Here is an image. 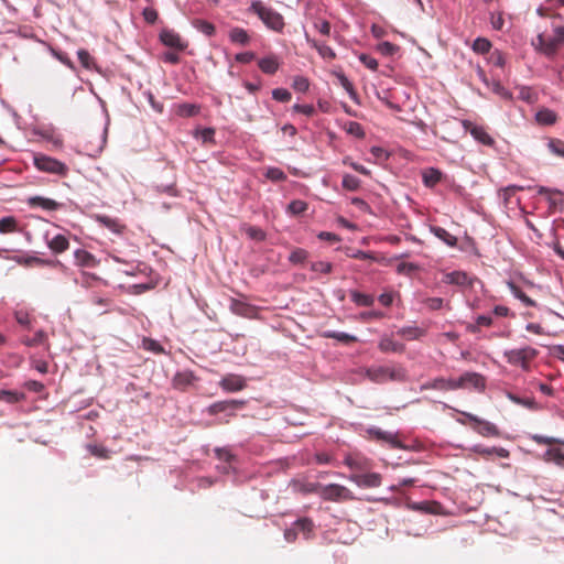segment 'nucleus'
<instances>
[{"instance_id":"obj_1","label":"nucleus","mask_w":564,"mask_h":564,"mask_svg":"<svg viewBox=\"0 0 564 564\" xmlns=\"http://www.w3.org/2000/svg\"><path fill=\"white\" fill-rule=\"evenodd\" d=\"M564 44V25H553V35L545 32L538 34L532 41L534 48L546 57H553Z\"/></svg>"},{"instance_id":"obj_2","label":"nucleus","mask_w":564,"mask_h":564,"mask_svg":"<svg viewBox=\"0 0 564 564\" xmlns=\"http://www.w3.org/2000/svg\"><path fill=\"white\" fill-rule=\"evenodd\" d=\"M249 11L258 15L268 29L279 33L283 31L285 22L282 14L272 8L267 7L262 1H253Z\"/></svg>"},{"instance_id":"obj_3","label":"nucleus","mask_w":564,"mask_h":564,"mask_svg":"<svg viewBox=\"0 0 564 564\" xmlns=\"http://www.w3.org/2000/svg\"><path fill=\"white\" fill-rule=\"evenodd\" d=\"M366 376L376 383H383L388 380L404 381L406 379V371L402 367L377 366L368 368Z\"/></svg>"},{"instance_id":"obj_4","label":"nucleus","mask_w":564,"mask_h":564,"mask_svg":"<svg viewBox=\"0 0 564 564\" xmlns=\"http://www.w3.org/2000/svg\"><path fill=\"white\" fill-rule=\"evenodd\" d=\"M538 350L533 347L527 346L522 348H516L505 351V358L508 364L512 366H519L523 370L530 369V364L538 356Z\"/></svg>"},{"instance_id":"obj_5","label":"nucleus","mask_w":564,"mask_h":564,"mask_svg":"<svg viewBox=\"0 0 564 564\" xmlns=\"http://www.w3.org/2000/svg\"><path fill=\"white\" fill-rule=\"evenodd\" d=\"M319 496L326 501L341 502L351 501L356 497L352 491L339 484H329L321 487Z\"/></svg>"},{"instance_id":"obj_6","label":"nucleus","mask_w":564,"mask_h":564,"mask_svg":"<svg viewBox=\"0 0 564 564\" xmlns=\"http://www.w3.org/2000/svg\"><path fill=\"white\" fill-rule=\"evenodd\" d=\"M33 161L35 167L42 172L56 174L59 176H66L68 173L67 165L54 158L44 154H36L34 155Z\"/></svg>"},{"instance_id":"obj_7","label":"nucleus","mask_w":564,"mask_h":564,"mask_svg":"<svg viewBox=\"0 0 564 564\" xmlns=\"http://www.w3.org/2000/svg\"><path fill=\"white\" fill-rule=\"evenodd\" d=\"M466 419L471 423L473 430L485 437H497L500 435V432L498 427L489 422L479 419L478 416L470 414V413H464Z\"/></svg>"},{"instance_id":"obj_8","label":"nucleus","mask_w":564,"mask_h":564,"mask_svg":"<svg viewBox=\"0 0 564 564\" xmlns=\"http://www.w3.org/2000/svg\"><path fill=\"white\" fill-rule=\"evenodd\" d=\"M458 389L474 388L478 392L486 389V378L478 372H465L458 379Z\"/></svg>"},{"instance_id":"obj_9","label":"nucleus","mask_w":564,"mask_h":564,"mask_svg":"<svg viewBox=\"0 0 564 564\" xmlns=\"http://www.w3.org/2000/svg\"><path fill=\"white\" fill-rule=\"evenodd\" d=\"M349 480L362 488H377L381 485L382 477L378 473H354L349 476Z\"/></svg>"},{"instance_id":"obj_10","label":"nucleus","mask_w":564,"mask_h":564,"mask_svg":"<svg viewBox=\"0 0 564 564\" xmlns=\"http://www.w3.org/2000/svg\"><path fill=\"white\" fill-rule=\"evenodd\" d=\"M367 433L370 436V438L384 442L389 444L391 448L404 447L402 443L398 440L397 435L391 432L382 431L381 429L378 427H371L367 430Z\"/></svg>"},{"instance_id":"obj_11","label":"nucleus","mask_w":564,"mask_h":564,"mask_svg":"<svg viewBox=\"0 0 564 564\" xmlns=\"http://www.w3.org/2000/svg\"><path fill=\"white\" fill-rule=\"evenodd\" d=\"M219 386L228 392L241 391L247 387L246 379L240 375L229 373L221 378Z\"/></svg>"},{"instance_id":"obj_12","label":"nucleus","mask_w":564,"mask_h":564,"mask_svg":"<svg viewBox=\"0 0 564 564\" xmlns=\"http://www.w3.org/2000/svg\"><path fill=\"white\" fill-rule=\"evenodd\" d=\"M464 127L478 142L488 147L494 145L495 140L489 135L485 127L474 124L470 121H464Z\"/></svg>"},{"instance_id":"obj_13","label":"nucleus","mask_w":564,"mask_h":564,"mask_svg":"<svg viewBox=\"0 0 564 564\" xmlns=\"http://www.w3.org/2000/svg\"><path fill=\"white\" fill-rule=\"evenodd\" d=\"M344 464L357 474L370 469V460L359 454H349L345 457Z\"/></svg>"},{"instance_id":"obj_14","label":"nucleus","mask_w":564,"mask_h":564,"mask_svg":"<svg viewBox=\"0 0 564 564\" xmlns=\"http://www.w3.org/2000/svg\"><path fill=\"white\" fill-rule=\"evenodd\" d=\"M160 40L165 46L177 51H184L187 47V43L173 30H163L160 34Z\"/></svg>"},{"instance_id":"obj_15","label":"nucleus","mask_w":564,"mask_h":564,"mask_svg":"<svg viewBox=\"0 0 564 564\" xmlns=\"http://www.w3.org/2000/svg\"><path fill=\"white\" fill-rule=\"evenodd\" d=\"M246 402L242 400H226V401H218L213 404H210L207 409V412L210 415H216L220 412H226L228 410H237L242 406H245Z\"/></svg>"},{"instance_id":"obj_16","label":"nucleus","mask_w":564,"mask_h":564,"mask_svg":"<svg viewBox=\"0 0 564 564\" xmlns=\"http://www.w3.org/2000/svg\"><path fill=\"white\" fill-rule=\"evenodd\" d=\"M26 203L31 208L40 207L50 212L57 210L63 206L61 203L43 196H31L28 198Z\"/></svg>"},{"instance_id":"obj_17","label":"nucleus","mask_w":564,"mask_h":564,"mask_svg":"<svg viewBox=\"0 0 564 564\" xmlns=\"http://www.w3.org/2000/svg\"><path fill=\"white\" fill-rule=\"evenodd\" d=\"M196 377L193 371L185 370L177 372L172 380L173 387L178 390H186L189 386L194 383Z\"/></svg>"},{"instance_id":"obj_18","label":"nucleus","mask_w":564,"mask_h":564,"mask_svg":"<svg viewBox=\"0 0 564 564\" xmlns=\"http://www.w3.org/2000/svg\"><path fill=\"white\" fill-rule=\"evenodd\" d=\"M46 243L50 250L53 253H63L69 248V241L64 235H56L48 238V235H45Z\"/></svg>"},{"instance_id":"obj_19","label":"nucleus","mask_w":564,"mask_h":564,"mask_svg":"<svg viewBox=\"0 0 564 564\" xmlns=\"http://www.w3.org/2000/svg\"><path fill=\"white\" fill-rule=\"evenodd\" d=\"M538 194L545 196L551 207L556 208L558 206H564L563 194L557 189H551L544 186H539Z\"/></svg>"},{"instance_id":"obj_20","label":"nucleus","mask_w":564,"mask_h":564,"mask_svg":"<svg viewBox=\"0 0 564 564\" xmlns=\"http://www.w3.org/2000/svg\"><path fill=\"white\" fill-rule=\"evenodd\" d=\"M229 308L230 311L236 314V315H240V316H243V317H251L253 316L254 314V306L248 304V303H245L242 301H239L237 299H231L230 300V305H229Z\"/></svg>"},{"instance_id":"obj_21","label":"nucleus","mask_w":564,"mask_h":564,"mask_svg":"<svg viewBox=\"0 0 564 564\" xmlns=\"http://www.w3.org/2000/svg\"><path fill=\"white\" fill-rule=\"evenodd\" d=\"M74 257L76 264L83 268H95L98 264L95 256L84 249L76 250Z\"/></svg>"},{"instance_id":"obj_22","label":"nucleus","mask_w":564,"mask_h":564,"mask_svg":"<svg viewBox=\"0 0 564 564\" xmlns=\"http://www.w3.org/2000/svg\"><path fill=\"white\" fill-rule=\"evenodd\" d=\"M442 177H443V173L438 169H435V167H429L422 172L423 184L430 188H432L436 184H438L441 182Z\"/></svg>"},{"instance_id":"obj_23","label":"nucleus","mask_w":564,"mask_h":564,"mask_svg":"<svg viewBox=\"0 0 564 564\" xmlns=\"http://www.w3.org/2000/svg\"><path fill=\"white\" fill-rule=\"evenodd\" d=\"M471 451L479 454L482 457H489L494 454L501 458L509 457V451L503 447H490L489 448V447H484L482 445H475L471 448Z\"/></svg>"},{"instance_id":"obj_24","label":"nucleus","mask_w":564,"mask_h":564,"mask_svg":"<svg viewBox=\"0 0 564 564\" xmlns=\"http://www.w3.org/2000/svg\"><path fill=\"white\" fill-rule=\"evenodd\" d=\"M459 383H457V379H444V378H435L433 381L427 383L425 388H431L435 390H457Z\"/></svg>"},{"instance_id":"obj_25","label":"nucleus","mask_w":564,"mask_h":564,"mask_svg":"<svg viewBox=\"0 0 564 564\" xmlns=\"http://www.w3.org/2000/svg\"><path fill=\"white\" fill-rule=\"evenodd\" d=\"M97 220L101 226L106 227L116 235H121L126 229V226L116 218L98 216Z\"/></svg>"},{"instance_id":"obj_26","label":"nucleus","mask_w":564,"mask_h":564,"mask_svg":"<svg viewBox=\"0 0 564 564\" xmlns=\"http://www.w3.org/2000/svg\"><path fill=\"white\" fill-rule=\"evenodd\" d=\"M228 36H229V40L235 44L246 46L250 43V35L242 28H238V26L232 28L229 31Z\"/></svg>"},{"instance_id":"obj_27","label":"nucleus","mask_w":564,"mask_h":564,"mask_svg":"<svg viewBox=\"0 0 564 564\" xmlns=\"http://www.w3.org/2000/svg\"><path fill=\"white\" fill-rule=\"evenodd\" d=\"M13 261H15L18 264L23 267H32L34 264L36 265H52L53 261L42 259L39 257L28 256V257H20L15 256L12 258Z\"/></svg>"},{"instance_id":"obj_28","label":"nucleus","mask_w":564,"mask_h":564,"mask_svg":"<svg viewBox=\"0 0 564 564\" xmlns=\"http://www.w3.org/2000/svg\"><path fill=\"white\" fill-rule=\"evenodd\" d=\"M431 232L441 239L444 243H446L449 247H456L457 246V238L449 234L446 229L438 227V226H432Z\"/></svg>"},{"instance_id":"obj_29","label":"nucleus","mask_w":564,"mask_h":564,"mask_svg":"<svg viewBox=\"0 0 564 564\" xmlns=\"http://www.w3.org/2000/svg\"><path fill=\"white\" fill-rule=\"evenodd\" d=\"M444 281L448 284L456 285H468L470 284V279L466 272L463 271H453L444 276Z\"/></svg>"},{"instance_id":"obj_30","label":"nucleus","mask_w":564,"mask_h":564,"mask_svg":"<svg viewBox=\"0 0 564 564\" xmlns=\"http://www.w3.org/2000/svg\"><path fill=\"white\" fill-rule=\"evenodd\" d=\"M379 349L382 352H403L405 347L403 344L397 343L390 337H383L379 341Z\"/></svg>"},{"instance_id":"obj_31","label":"nucleus","mask_w":564,"mask_h":564,"mask_svg":"<svg viewBox=\"0 0 564 564\" xmlns=\"http://www.w3.org/2000/svg\"><path fill=\"white\" fill-rule=\"evenodd\" d=\"M398 335L406 340H415L425 335V330L417 326H405L398 330Z\"/></svg>"},{"instance_id":"obj_32","label":"nucleus","mask_w":564,"mask_h":564,"mask_svg":"<svg viewBox=\"0 0 564 564\" xmlns=\"http://www.w3.org/2000/svg\"><path fill=\"white\" fill-rule=\"evenodd\" d=\"M509 400H511L513 403L524 406L532 411H538L541 409V406L538 404V402L534 400V398H521L519 395H516L513 393H508Z\"/></svg>"},{"instance_id":"obj_33","label":"nucleus","mask_w":564,"mask_h":564,"mask_svg":"<svg viewBox=\"0 0 564 564\" xmlns=\"http://www.w3.org/2000/svg\"><path fill=\"white\" fill-rule=\"evenodd\" d=\"M259 68L265 74H274L279 68V62L275 56L261 58L258 63Z\"/></svg>"},{"instance_id":"obj_34","label":"nucleus","mask_w":564,"mask_h":564,"mask_svg":"<svg viewBox=\"0 0 564 564\" xmlns=\"http://www.w3.org/2000/svg\"><path fill=\"white\" fill-rule=\"evenodd\" d=\"M509 290L511 293L519 299L525 306L534 307L536 305L535 301L529 297L517 284L513 282H508Z\"/></svg>"},{"instance_id":"obj_35","label":"nucleus","mask_w":564,"mask_h":564,"mask_svg":"<svg viewBox=\"0 0 564 564\" xmlns=\"http://www.w3.org/2000/svg\"><path fill=\"white\" fill-rule=\"evenodd\" d=\"M545 462H553L558 467L564 468V452L560 448H549L544 453Z\"/></svg>"},{"instance_id":"obj_36","label":"nucleus","mask_w":564,"mask_h":564,"mask_svg":"<svg viewBox=\"0 0 564 564\" xmlns=\"http://www.w3.org/2000/svg\"><path fill=\"white\" fill-rule=\"evenodd\" d=\"M535 119L541 124L550 126L556 122L557 116L553 110L545 108L536 112Z\"/></svg>"},{"instance_id":"obj_37","label":"nucleus","mask_w":564,"mask_h":564,"mask_svg":"<svg viewBox=\"0 0 564 564\" xmlns=\"http://www.w3.org/2000/svg\"><path fill=\"white\" fill-rule=\"evenodd\" d=\"M293 525L296 531H301L306 538H310L314 530V522L310 518L297 519Z\"/></svg>"},{"instance_id":"obj_38","label":"nucleus","mask_w":564,"mask_h":564,"mask_svg":"<svg viewBox=\"0 0 564 564\" xmlns=\"http://www.w3.org/2000/svg\"><path fill=\"white\" fill-rule=\"evenodd\" d=\"M25 399V394L11 390H0V401L9 404L18 403Z\"/></svg>"},{"instance_id":"obj_39","label":"nucleus","mask_w":564,"mask_h":564,"mask_svg":"<svg viewBox=\"0 0 564 564\" xmlns=\"http://www.w3.org/2000/svg\"><path fill=\"white\" fill-rule=\"evenodd\" d=\"M193 26L207 36H213L216 32L214 24L202 19H195L193 21Z\"/></svg>"},{"instance_id":"obj_40","label":"nucleus","mask_w":564,"mask_h":564,"mask_svg":"<svg viewBox=\"0 0 564 564\" xmlns=\"http://www.w3.org/2000/svg\"><path fill=\"white\" fill-rule=\"evenodd\" d=\"M350 297L351 301L359 306H371L373 304V297L371 295L358 291H350Z\"/></svg>"},{"instance_id":"obj_41","label":"nucleus","mask_w":564,"mask_h":564,"mask_svg":"<svg viewBox=\"0 0 564 564\" xmlns=\"http://www.w3.org/2000/svg\"><path fill=\"white\" fill-rule=\"evenodd\" d=\"M522 189V186L510 185L505 188H501L498 194L499 197H501V199L503 200V204L508 206L511 203V198L516 195V193Z\"/></svg>"},{"instance_id":"obj_42","label":"nucleus","mask_w":564,"mask_h":564,"mask_svg":"<svg viewBox=\"0 0 564 564\" xmlns=\"http://www.w3.org/2000/svg\"><path fill=\"white\" fill-rule=\"evenodd\" d=\"M18 230V221L14 217L8 216L0 219V232L9 234Z\"/></svg>"},{"instance_id":"obj_43","label":"nucleus","mask_w":564,"mask_h":564,"mask_svg":"<svg viewBox=\"0 0 564 564\" xmlns=\"http://www.w3.org/2000/svg\"><path fill=\"white\" fill-rule=\"evenodd\" d=\"M78 59L82 66L86 69H94L96 67V63L94 57L89 54L88 51L80 48L77 52Z\"/></svg>"},{"instance_id":"obj_44","label":"nucleus","mask_w":564,"mask_h":564,"mask_svg":"<svg viewBox=\"0 0 564 564\" xmlns=\"http://www.w3.org/2000/svg\"><path fill=\"white\" fill-rule=\"evenodd\" d=\"M473 51L478 54H486L491 48V43L486 37H477L473 43Z\"/></svg>"},{"instance_id":"obj_45","label":"nucleus","mask_w":564,"mask_h":564,"mask_svg":"<svg viewBox=\"0 0 564 564\" xmlns=\"http://www.w3.org/2000/svg\"><path fill=\"white\" fill-rule=\"evenodd\" d=\"M86 448L95 457H98V458H101V459H108L110 457L109 449H107L102 445L88 444L86 446Z\"/></svg>"},{"instance_id":"obj_46","label":"nucleus","mask_w":564,"mask_h":564,"mask_svg":"<svg viewBox=\"0 0 564 564\" xmlns=\"http://www.w3.org/2000/svg\"><path fill=\"white\" fill-rule=\"evenodd\" d=\"M312 46L315 47L323 58L334 59L335 52L325 43H317L316 41L311 42Z\"/></svg>"},{"instance_id":"obj_47","label":"nucleus","mask_w":564,"mask_h":564,"mask_svg":"<svg viewBox=\"0 0 564 564\" xmlns=\"http://www.w3.org/2000/svg\"><path fill=\"white\" fill-rule=\"evenodd\" d=\"M324 337L334 338L345 344L354 343L357 340L355 336L341 332H326Z\"/></svg>"},{"instance_id":"obj_48","label":"nucleus","mask_w":564,"mask_h":564,"mask_svg":"<svg viewBox=\"0 0 564 564\" xmlns=\"http://www.w3.org/2000/svg\"><path fill=\"white\" fill-rule=\"evenodd\" d=\"M45 339H46V334L43 330H39L35 333V335L33 337L23 338L22 343L25 346L34 347V346H39V345L43 344Z\"/></svg>"},{"instance_id":"obj_49","label":"nucleus","mask_w":564,"mask_h":564,"mask_svg":"<svg viewBox=\"0 0 564 564\" xmlns=\"http://www.w3.org/2000/svg\"><path fill=\"white\" fill-rule=\"evenodd\" d=\"M142 347L145 350L152 351L158 355L165 352L164 348L156 340H154L152 338H143Z\"/></svg>"},{"instance_id":"obj_50","label":"nucleus","mask_w":564,"mask_h":564,"mask_svg":"<svg viewBox=\"0 0 564 564\" xmlns=\"http://www.w3.org/2000/svg\"><path fill=\"white\" fill-rule=\"evenodd\" d=\"M245 232L250 239L256 241H263L265 239V232L256 226H246Z\"/></svg>"},{"instance_id":"obj_51","label":"nucleus","mask_w":564,"mask_h":564,"mask_svg":"<svg viewBox=\"0 0 564 564\" xmlns=\"http://www.w3.org/2000/svg\"><path fill=\"white\" fill-rule=\"evenodd\" d=\"M341 185L347 191H357L360 186V181L354 175L345 174Z\"/></svg>"},{"instance_id":"obj_52","label":"nucleus","mask_w":564,"mask_h":564,"mask_svg":"<svg viewBox=\"0 0 564 564\" xmlns=\"http://www.w3.org/2000/svg\"><path fill=\"white\" fill-rule=\"evenodd\" d=\"M265 177L272 182H283L286 180V174L279 167H269Z\"/></svg>"},{"instance_id":"obj_53","label":"nucleus","mask_w":564,"mask_h":564,"mask_svg":"<svg viewBox=\"0 0 564 564\" xmlns=\"http://www.w3.org/2000/svg\"><path fill=\"white\" fill-rule=\"evenodd\" d=\"M307 209V204L304 200H292L288 206V212L292 215H301Z\"/></svg>"},{"instance_id":"obj_54","label":"nucleus","mask_w":564,"mask_h":564,"mask_svg":"<svg viewBox=\"0 0 564 564\" xmlns=\"http://www.w3.org/2000/svg\"><path fill=\"white\" fill-rule=\"evenodd\" d=\"M547 147L553 154L564 158V141L551 139Z\"/></svg>"},{"instance_id":"obj_55","label":"nucleus","mask_w":564,"mask_h":564,"mask_svg":"<svg viewBox=\"0 0 564 564\" xmlns=\"http://www.w3.org/2000/svg\"><path fill=\"white\" fill-rule=\"evenodd\" d=\"M272 97L274 100L280 102H289L292 98L291 93L288 89L284 88H275L272 91Z\"/></svg>"},{"instance_id":"obj_56","label":"nucleus","mask_w":564,"mask_h":564,"mask_svg":"<svg viewBox=\"0 0 564 564\" xmlns=\"http://www.w3.org/2000/svg\"><path fill=\"white\" fill-rule=\"evenodd\" d=\"M492 325V318L486 315H479L476 319V325L469 327L470 332L476 333L479 330V327H490Z\"/></svg>"},{"instance_id":"obj_57","label":"nucleus","mask_w":564,"mask_h":564,"mask_svg":"<svg viewBox=\"0 0 564 564\" xmlns=\"http://www.w3.org/2000/svg\"><path fill=\"white\" fill-rule=\"evenodd\" d=\"M306 258L307 251L301 248H296L290 253L289 260L292 263H302L306 260Z\"/></svg>"},{"instance_id":"obj_58","label":"nucleus","mask_w":564,"mask_h":564,"mask_svg":"<svg viewBox=\"0 0 564 564\" xmlns=\"http://www.w3.org/2000/svg\"><path fill=\"white\" fill-rule=\"evenodd\" d=\"M347 132L351 135L359 138V139H362L365 137L364 128L361 127L360 123H358L356 121H350L347 124Z\"/></svg>"},{"instance_id":"obj_59","label":"nucleus","mask_w":564,"mask_h":564,"mask_svg":"<svg viewBox=\"0 0 564 564\" xmlns=\"http://www.w3.org/2000/svg\"><path fill=\"white\" fill-rule=\"evenodd\" d=\"M292 87L297 91L305 93L310 87V83L307 78L297 76L294 78Z\"/></svg>"},{"instance_id":"obj_60","label":"nucleus","mask_w":564,"mask_h":564,"mask_svg":"<svg viewBox=\"0 0 564 564\" xmlns=\"http://www.w3.org/2000/svg\"><path fill=\"white\" fill-rule=\"evenodd\" d=\"M322 485L316 482H305L301 484L299 487V491L303 494H314L317 492L319 495Z\"/></svg>"},{"instance_id":"obj_61","label":"nucleus","mask_w":564,"mask_h":564,"mask_svg":"<svg viewBox=\"0 0 564 564\" xmlns=\"http://www.w3.org/2000/svg\"><path fill=\"white\" fill-rule=\"evenodd\" d=\"M490 63L496 67H503L506 64L505 55L498 50L494 51L490 55Z\"/></svg>"},{"instance_id":"obj_62","label":"nucleus","mask_w":564,"mask_h":564,"mask_svg":"<svg viewBox=\"0 0 564 564\" xmlns=\"http://www.w3.org/2000/svg\"><path fill=\"white\" fill-rule=\"evenodd\" d=\"M50 50H51L53 56L56 57L61 63H63L70 69H74V63L70 61V58L66 54L58 52V51L54 50L53 47H51Z\"/></svg>"},{"instance_id":"obj_63","label":"nucleus","mask_w":564,"mask_h":564,"mask_svg":"<svg viewBox=\"0 0 564 564\" xmlns=\"http://www.w3.org/2000/svg\"><path fill=\"white\" fill-rule=\"evenodd\" d=\"M332 263L326 261H318L312 264V270L321 273H330L332 271Z\"/></svg>"},{"instance_id":"obj_64","label":"nucleus","mask_w":564,"mask_h":564,"mask_svg":"<svg viewBox=\"0 0 564 564\" xmlns=\"http://www.w3.org/2000/svg\"><path fill=\"white\" fill-rule=\"evenodd\" d=\"M360 62L371 70H376L378 68L377 59L370 55L362 54L360 56Z\"/></svg>"}]
</instances>
